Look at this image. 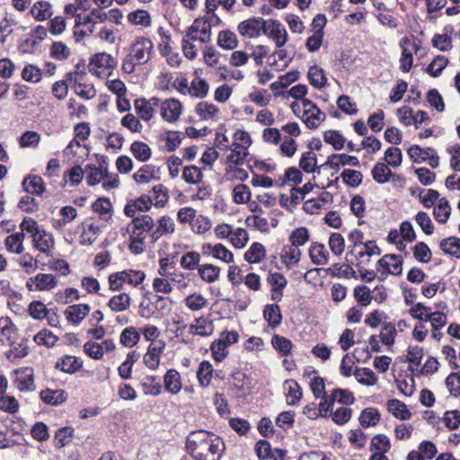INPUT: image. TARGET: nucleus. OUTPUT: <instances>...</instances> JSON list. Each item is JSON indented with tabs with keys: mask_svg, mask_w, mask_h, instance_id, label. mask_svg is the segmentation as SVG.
<instances>
[{
	"mask_svg": "<svg viewBox=\"0 0 460 460\" xmlns=\"http://www.w3.org/2000/svg\"><path fill=\"white\" fill-rule=\"evenodd\" d=\"M186 447L199 460H219L225 443L215 433H190L186 438Z\"/></svg>",
	"mask_w": 460,
	"mask_h": 460,
	"instance_id": "obj_1",
	"label": "nucleus"
},
{
	"mask_svg": "<svg viewBox=\"0 0 460 460\" xmlns=\"http://www.w3.org/2000/svg\"><path fill=\"white\" fill-rule=\"evenodd\" d=\"M146 278V274L142 270H123L109 276L110 288L113 291H119L122 288L123 283L127 282L133 286L140 285Z\"/></svg>",
	"mask_w": 460,
	"mask_h": 460,
	"instance_id": "obj_2",
	"label": "nucleus"
},
{
	"mask_svg": "<svg viewBox=\"0 0 460 460\" xmlns=\"http://www.w3.org/2000/svg\"><path fill=\"white\" fill-rule=\"evenodd\" d=\"M154 53L152 40L146 37H139L130 46L129 55L137 61V66L146 64Z\"/></svg>",
	"mask_w": 460,
	"mask_h": 460,
	"instance_id": "obj_3",
	"label": "nucleus"
},
{
	"mask_svg": "<svg viewBox=\"0 0 460 460\" xmlns=\"http://www.w3.org/2000/svg\"><path fill=\"white\" fill-rule=\"evenodd\" d=\"M14 385L21 392H32L35 390L34 374L31 367H21L13 371Z\"/></svg>",
	"mask_w": 460,
	"mask_h": 460,
	"instance_id": "obj_4",
	"label": "nucleus"
},
{
	"mask_svg": "<svg viewBox=\"0 0 460 460\" xmlns=\"http://www.w3.org/2000/svg\"><path fill=\"white\" fill-rule=\"evenodd\" d=\"M211 26L212 21L210 16L204 15L203 17L196 18L190 25V31L199 32L200 36L199 40L202 43L208 42L211 38Z\"/></svg>",
	"mask_w": 460,
	"mask_h": 460,
	"instance_id": "obj_5",
	"label": "nucleus"
},
{
	"mask_svg": "<svg viewBox=\"0 0 460 460\" xmlns=\"http://www.w3.org/2000/svg\"><path fill=\"white\" fill-rule=\"evenodd\" d=\"M261 22V17H252L241 22L237 26V31L243 38H258L260 37V23Z\"/></svg>",
	"mask_w": 460,
	"mask_h": 460,
	"instance_id": "obj_6",
	"label": "nucleus"
},
{
	"mask_svg": "<svg viewBox=\"0 0 460 460\" xmlns=\"http://www.w3.org/2000/svg\"><path fill=\"white\" fill-rule=\"evenodd\" d=\"M152 204L151 198L144 194L136 199L128 201L124 208V213L128 217H134L137 211H148Z\"/></svg>",
	"mask_w": 460,
	"mask_h": 460,
	"instance_id": "obj_7",
	"label": "nucleus"
},
{
	"mask_svg": "<svg viewBox=\"0 0 460 460\" xmlns=\"http://www.w3.org/2000/svg\"><path fill=\"white\" fill-rule=\"evenodd\" d=\"M376 267L377 270L385 269V273L400 275L402 270V261L395 254H386L377 261Z\"/></svg>",
	"mask_w": 460,
	"mask_h": 460,
	"instance_id": "obj_8",
	"label": "nucleus"
},
{
	"mask_svg": "<svg viewBox=\"0 0 460 460\" xmlns=\"http://www.w3.org/2000/svg\"><path fill=\"white\" fill-rule=\"evenodd\" d=\"M161 110L163 119L172 122L177 120L181 113V103L176 99L166 100L163 102Z\"/></svg>",
	"mask_w": 460,
	"mask_h": 460,
	"instance_id": "obj_9",
	"label": "nucleus"
},
{
	"mask_svg": "<svg viewBox=\"0 0 460 460\" xmlns=\"http://www.w3.org/2000/svg\"><path fill=\"white\" fill-rule=\"evenodd\" d=\"M131 223L128 225L127 230L131 234V231L141 233V236H146L145 233L149 232L154 227V220L149 215H142L140 217H132Z\"/></svg>",
	"mask_w": 460,
	"mask_h": 460,
	"instance_id": "obj_10",
	"label": "nucleus"
},
{
	"mask_svg": "<svg viewBox=\"0 0 460 460\" xmlns=\"http://www.w3.org/2000/svg\"><path fill=\"white\" fill-rule=\"evenodd\" d=\"M270 31L267 36L272 39L278 48L283 47L288 40V35L285 27L278 20L270 19Z\"/></svg>",
	"mask_w": 460,
	"mask_h": 460,
	"instance_id": "obj_11",
	"label": "nucleus"
},
{
	"mask_svg": "<svg viewBox=\"0 0 460 460\" xmlns=\"http://www.w3.org/2000/svg\"><path fill=\"white\" fill-rule=\"evenodd\" d=\"M90 312L87 304L74 305L66 310V319L75 324L81 323Z\"/></svg>",
	"mask_w": 460,
	"mask_h": 460,
	"instance_id": "obj_12",
	"label": "nucleus"
},
{
	"mask_svg": "<svg viewBox=\"0 0 460 460\" xmlns=\"http://www.w3.org/2000/svg\"><path fill=\"white\" fill-rule=\"evenodd\" d=\"M263 317L268 322L269 326L276 328L281 324L282 314L280 307L277 304L267 305L263 310Z\"/></svg>",
	"mask_w": 460,
	"mask_h": 460,
	"instance_id": "obj_13",
	"label": "nucleus"
},
{
	"mask_svg": "<svg viewBox=\"0 0 460 460\" xmlns=\"http://www.w3.org/2000/svg\"><path fill=\"white\" fill-rule=\"evenodd\" d=\"M22 187L28 193L34 195H41L45 190V185L40 176L29 175L22 181Z\"/></svg>",
	"mask_w": 460,
	"mask_h": 460,
	"instance_id": "obj_14",
	"label": "nucleus"
},
{
	"mask_svg": "<svg viewBox=\"0 0 460 460\" xmlns=\"http://www.w3.org/2000/svg\"><path fill=\"white\" fill-rule=\"evenodd\" d=\"M387 410L397 419L405 420L411 418V411L404 402L398 399H391L387 402Z\"/></svg>",
	"mask_w": 460,
	"mask_h": 460,
	"instance_id": "obj_15",
	"label": "nucleus"
},
{
	"mask_svg": "<svg viewBox=\"0 0 460 460\" xmlns=\"http://www.w3.org/2000/svg\"><path fill=\"white\" fill-rule=\"evenodd\" d=\"M307 77L310 84L317 89L323 88L327 84V77L324 70L316 65L309 67Z\"/></svg>",
	"mask_w": 460,
	"mask_h": 460,
	"instance_id": "obj_16",
	"label": "nucleus"
},
{
	"mask_svg": "<svg viewBox=\"0 0 460 460\" xmlns=\"http://www.w3.org/2000/svg\"><path fill=\"white\" fill-rule=\"evenodd\" d=\"M93 65L98 68L113 69L117 66V61L111 55L106 52H101L94 54L91 58L89 67Z\"/></svg>",
	"mask_w": 460,
	"mask_h": 460,
	"instance_id": "obj_17",
	"label": "nucleus"
},
{
	"mask_svg": "<svg viewBox=\"0 0 460 460\" xmlns=\"http://www.w3.org/2000/svg\"><path fill=\"white\" fill-rule=\"evenodd\" d=\"M155 298L153 302L155 318L160 319L169 314L172 301L170 297L160 295H155Z\"/></svg>",
	"mask_w": 460,
	"mask_h": 460,
	"instance_id": "obj_18",
	"label": "nucleus"
},
{
	"mask_svg": "<svg viewBox=\"0 0 460 460\" xmlns=\"http://www.w3.org/2000/svg\"><path fill=\"white\" fill-rule=\"evenodd\" d=\"M299 167L305 172L320 173L316 155L312 151L304 152L299 161Z\"/></svg>",
	"mask_w": 460,
	"mask_h": 460,
	"instance_id": "obj_19",
	"label": "nucleus"
},
{
	"mask_svg": "<svg viewBox=\"0 0 460 460\" xmlns=\"http://www.w3.org/2000/svg\"><path fill=\"white\" fill-rule=\"evenodd\" d=\"M83 366L82 361L73 356H65L56 363V368H60L61 371L73 374L79 370Z\"/></svg>",
	"mask_w": 460,
	"mask_h": 460,
	"instance_id": "obj_20",
	"label": "nucleus"
},
{
	"mask_svg": "<svg viewBox=\"0 0 460 460\" xmlns=\"http://www.w3.org/2000/svg\"><path fill=\"white\" fill-rule=\"evenodd\" d=\"M439 246L446 254L460 258V238L456 236L444 238L440 241Z\"/></svg>",
	"mask_w": 460,
	"mask_h": 460,
	"instance_id": "obj_21",
	"label": "nucleus"
},
{
	"mask_svg": "<svg viewBox=\"0 0 460 460\" xmlns=\"http://www.w3.org/2000/svg\"><path fill=\"white\" fill-rule=\"evenodd\" d=\"M67 396L64 390L46 389L40 392V399L48 404L58 405L64 402Z\"/></svg>",
	"mask_w": 460,
	"mask_h": 460,
	"instance_id": "obj_22",
	"label": "nucleus"
},
{
	"mask_svg": "<svg viewBox=\"0 0 460 460\" xmlns=\"http://www.w3.org/2000/svg\"><path fill=\"white\" fill-rule=\"evenodd\" d=\"M165 389L172 393L177 394L181 389V376L175 369H169L164 377Z\"/></svg>",
	"mask_w": 460,
	"mask_h": 460,
	"instance_id": "obj_23",
	"label": "nucleus"
},
{
	"mask_svg": "<svg viewBox=\"0 0 460 460\" xmlns=\"http://www.w3.org/2000/svg\"><path fill=\"white\" fill-rule=\"evenodd\" d=\"M309 255L312 262L315 265H322L327 262L328 252L323 243H314L309 249Z\"/></svg>",
	"mask_w": 460,
	"mask_h": 460,
	"instance_id": "obj_24",
	"label": "nucleus"
},
{
	"mask_svg": "<svg viewBox=\"0 0 460 460\" xmlns=\"http://www.w3.org/2000/svg\"><path fill=\"white\" fill-rule=\"evenodd\" d=\"M358 420L364 428L373 427L380 420L379 411L376 408H366L360 413Z\"/></svg>",
	"mask_w": 460,
	"mask_h": 460,
	"instance_id": "obj_25",
	"label": "nucleus"
},
{
	"mask_svg": "<svg viewBox=\"0 0 460 460\" xmlns=\"http://www.w3.org/2000/svg\"><path fill=\"white\" fill-rule=\"evenodd\" d=\"M372 177L379 184L386 183L390 181V176L393 172L389 169L387 164L378 162L372 169Z\"/></svg>",
	"mask_w": 460,
	"mask_h": 460,
	"instance_id": "obj_26",
	"label": "nucleus"
},
{
	"mask_svg": "<svg viewBox=\"0 0 460 460\" xmlns=\"http://www.w3.org/2000/svg\"><path fill=\"white\" fill-rule=\"evenodd\" d=\"M130 151L134 157L140 162L148 161L152 155L148 145L141 141L133 142L130 146Z\"/></svg>",
	"mask_w": 460,
	"mask_h": 460,
	"instance_id": "obj_27",
	"label": "nucleus"
},
{
	"mask_svg": "<svg viewBox=\"0 0 460 460\" xmlns=\"http://www.w3.org/2000/svg\"><path fill=\"white\" fill-rule=\"evenodd\" d=\"M217 44L225 49H234L238 46V40L234 32L225 30L219 32Z\"/></svg>",
	"mask_w": 460,
	"mask_h": 460,
	"instance_id": "obj_28",
	"label": "nucleus"
},
{
	"mask_svg": "<svg viewBox=\"0 0 460 460\" xmlns=\"http://www.w3.org/2000/svg\"><path fill=\"white\" fill-rule=\"evenodd\" d=\"M266 255L264 246L260 243H253L244 253V260L249 263H258Z\"/></svg>",
	"mask_w": 460,
	"mask_h": 460,
	"instance_id": "obj_29",
	"label": "nucleus"
},
{
	"mask_svg": "<svg viewBox=\"0 0 460 460\" xmlns=\"http://www.w3.org/2000/svg\"><path fill=\"white\" fill-rule=\"evenodd\" d=\"M198 271L202 280L213 283L219 277L220 268L213 264H203L198 268Z\"/></svg>",
	"mask_w": 460,
	"mask_h": 460,
	"instance_id": "obj_30",
	"label": "nucleus"
},
{
	"mask_svg": "<svg viewBox=\"0 0 460 460\" xmlns=\"http://www.w3.org/2000/svg\"><path fill=\"white\" fill-rule=\"evenodd\" d=\"M130 296L127 293H121L119 295L113 296L109 303L108 306L114 312H121L127 310L130 305Z\"/></svg>",
	"mask_w": 460,
	"mask_h": 460,
	"instance_id": "obj_31",
	"label": "nucleus"
},
{
	"mask_svg": "<svg viewBox=\"0 0 460 460\" xmlns=\"http://www.w3.org/2000/svg\"><path fill=\"white\" fill-rule=\"evenodd\" d=\"M51 4L47 1H39L31 9V13L37 21H45L52 14Z\"/></svg>",
	"mask_w": 460,
	"mask_h": 460,
	"instance_id": "obj_32",
	"label": "nucleus"
},
{
	"mask_svg": "<svg viewBox=\"0 0 460 460\" xmlns=\"http://www.w3.org/2000/svg\"><path fill=\"white\" fill-rule=\"evenodd\" d=\"M271 344L273 348L282 356L289 355L293 347V344L289 339L279 334L273 335L271 339Z\"/></svg>",
	"mask_w": 460,
	"mask_h": 460,
	"instance_id": "obj_33",
	"label": "nucleus"
},
{
	"mask_svg": "<svg viewBox=\"0 0 460 460\" xmlns=\"http://www.w3.org/2000/svg\"><path fill=\"white\" fill-rule=\"evenodd\" d=\"M23 233H15L8 235L5 239V246L7 250L11 252L21 254L23 252Z\"/></svg>",
	"mask_w": 460,
	"mask_h": 460,
	"instance_id": "obj_34",
	"label": "nucleus"
},
{
	"mask_svg": "<svg viewBox=\"0 0 460 460\" xmlns=\"http://www.w3.org/2000/svg\"><path fill=\"white\" fill-rule=\"evenodd\" d=\"M213 374V367L208 360H203L197 371V377L200 385L208 386L210 384Z\"/></svg>",
	"mask_w": 460,
	"mask_h": 460,
	"instance_id": "obj_35",
	"label": "nucleus"
},
{
	"mask_svg": "<svg viewBox=\"0 0 460 460\" xmlns=\"http://www.w3.org/2000/svg\"><path fill=\"white\" fill-rule=\"evenodd\" d=\"M208 84L203 78L198 77L191 82L190 87L188 89V93L191 96H195L198 98H204L207 96L208 93Z\"/></svg>",
	"mask_w": 460,
	"mask_h": 460,
	"instance_id": "obj_36",
	"label": "nucleus"
},
{
	"mask_svg": "<svg viewBox=\"0 0 460 460\" xmlns=\"http://www.w3.org/2000/svg\"><path fill=\"white\" fill-rule=\"evenodd\" d=\"M434 152V149L431 147L421 148L418 145H413L407 150L409 156L414 163L426 161L429 155Z\"/></svg>",
	"mask_w": 460,
	"mask_h": 460,
	"instance_id": "obj_37",
	"label": "nucleus"
},
{
	"mask_svg": "<svg viewBox=\"0 0 460 460\" xmlns=\"http://www.w3.org/2000/svg\"><path fill=\"white\" fill-rule=\"evenodd\" d=\"M93 211L100 214V217L108 220L111 217V211L112 208V205L108 198H99L97 199L93 206Z\"/></svg>",
	"mask_w": 460,
	"mask_h": 460,
	"instance_id": "obj_38",
	"label": "nucleus"
},
{
	"mask_svg": "<svg viewBox=\"0 0 460 460\" xmlns=\"http://www.w3.org/2000/svg\"><path fill=\"white\" fill-rule=\"evenodd\" d=\"M396 334V327L393 323H383L379 337L385 345H393L394 343Z\"/></svg>",
	"mask_w": 460,
	"mask_h": 460,
	"instance_id": "obj_39",
	"label": "nucleus"
},
{
	"mask_svg": "<svg viewBox=\"0 0 460 460\" xmlns=\"http://www.w3.org/2000/svg\"><path fill=\"white\" fill-rule=\"evenodd\" d=\"M134 106L137 113L143 120L148 121L152 119L154 108L148 105L147 99L138 98L135 100Z\"/></svg>",
	"mask_w": 460,
	"mask_h": 460,
	"instance_id": "obj_40",
	"label": "nucleus"
},
{
	"mask_svg": "<svg viewBox=\"0 0 460 460\" xmlns=\"http://www.w3.org/2000/svg\"><path fill=\"white\" fill-rule=\"evenodd\" d=\"M448 64V59L441 55L437 56L427 66L426 72L433 77H438Z\"/></svg>",
	"mask_w": 460,
	"mask_h": 460,
	"instance_id": "obj_41",
	"label": "nucleus"
},
{
	"mask_svg": "<svg viewBox=\"0 0 460 460\" xmlns=\"http://www.w3.org/2000/svg\"><path fill=\"white\" fill-rule=\"evenodd\" d=\"M450 213L451 208L448 201L445 198L440 199L438 205L434 208L433 211L435 219L438 222L444 224L447 221Z\"/></svg>",
	"mask_w": 460,
	"mask_h": 460,
	"instance_id": "obj_42",
	"label": "nucleus"
},
{
	"mask_svg": "<svg viewBox=\"0 0 460 460\" xmlns=\"http://www.w3.org/2000/svg\"><path fill=\"white\" fill-rule=\"evenodd\" d=\"M36 289L50 290L57 286V279L52 274L40 273L34 277Z\"/></svg>",
	"mask_w": 460,
	"mask_h": 460,
	"instance_id": "obj_43",
	"label": "nucleus"
},
{
	"mask_svg": "<svg viewBox=\"0 0 460 460\" xmlns=\"http://www.w3.org/2000/svg\"><path fill=\"white\" fill-rule=\"evenodd\" d=\"M140 339V335L135 327L125 328L120 334V343L128 348L135 346Z\"/></svg>",
	"mask_w": 460,
	"mask_h": 460,
	"instance_id": "obj_44",
	"label": "nucleus"
},
{
	"mask_svg": "<svg viewBox=\"0 0 460 460\" xmlns=\"http://www.w3.org/2000/svg\"><path fill=\"white\" fill-rule=\"evenodd\" d=\"M389 438L383 433L376 434L371 440L370 449L375 452L386 453L390 450Z\"/></svg>",
	"mask_w": 460,
	"mask_h": 460,
	"instance_id": "obj_45",
	"label": "nucleus"
},
{
	"mask_svg": "<svg viewBox=\"0 0 460 460\" xmlns=\"http://www.w3.org/2000/svg\"><path fill=\"white\" fill-rule=\"evenodd\" d=\"M323 140L333 146L335 150L343 148L346 142L344 137L338 130H328L323 134Z\"/></svg>",
	"mask_w": 460,
	"mask_h": 460,
	"instance_id": "obj_46",
	"label": "nucleus"
},
{
	"mask_svg": "<svg viewBox=\"0 0 460 460\" xmlns=\"http://www.w3.org/2000/svg\"><path fill=\"white\" fill-rule=\"evenodd\" d=\"M23 440L22 433H0V448L21 445Z\"/></svg>",
	"mask_w": 460,
	"mask_h": 460,
	"instance_id": "obj_47",
	"label": "nucleus"
},
{
	"mask_svg": "<svg viewBox=\"0 0 460 460\" xmlns=\"http://www.w3.org/2000/svg\"><path fill=\"white\" fill-rule=\"evenodd\" d=\"M182 178L187 183L197 184L201 181L203 173L196 165H190L183 169Z\"/></svg>",
	"mask_w": 460,
	"mask_h": 460,
	"instance_id": "obj_48",
	"label": "nucleus"
},
{
	"mask_svg": "<svg viewBox=\"0 0 460 460\" xmlns=\"http://www.w3.org/2000/svg\"><path fill=\"white\" fill-rule=\"evenodd\" d=\"M358 381L365 385L371 386L376 384L377 377L375 373L367 367L362 369H356L354 372Z\"/></svg>",
	"mask_w": 460,
	"mask_h": 460,
	"instance_id": "obj_49",
	"label": "nucleus"
},
{
	"mask_svg": "<svg viewBox=\"0 0 460 460\" xmlns=\"http://www.w3.org/2000/svg\"><path fill=\"white\" fill-rule=\"evenodd\" d=\"M128 21L136 25H142L144 27H148L151 24V17L147 11L145 10H137L135 12H131L128 15Z\"/></svg>",
	"mask_w": 460,
	"mask_h": 460,
	"instance_id": "obj_50",
	"label": "nucleus"
},
{
	"mask_svg": "<svg viewBox=\"0 0 460 460\" xmlns=\"http://www.w3.org/2000/svg\"><path fill=\"white\" fill-rule=\"evenodd\" d=\"M200 261V254L197 252H189L185 253L180 261L181 266L189 270L198 269Z\"/></svg>",
	"mask_w": 460,
	"mask_h": 460,
	"instance_id": "obj_51",
	"label": "nucleus"
},
{
	"mask_svg": "<svg viewBox=\"0 0 460 460\" xmlns=\"http://www.w3.org/2000/svg\"><path fill=\"white\" fill-rule=\"evenodd\" d=\"M341 177L344 183L349 187H358L363 180L361 172L351 169H345L341 173Z\"/></svg>",
	"mask_w": 460,
	"mask_h": 460,
	"instance_id": "obj_52",
	"label": "nucleus"
},
{
	"mask_svg": "<svg viewBox=\"0 0 460 460\" xmlns=\"http://www.w3.org/2000/svg\"><path fill=\"white\" fill-rule=\"evenodd\" d=\"M449 393L454 397H460V371L450 373L445 381Z\"/></svg>",
	"mask_w": 460,
	"mask_h": 460,
	"instance_id": "obj_53",
	"label": "nucleus"
},
{
	"mask_svg": "<svg viewBox=\"0 0 460 460\" xmlns=\"http://www.w3.org/2000/svg\"><path fill=\"white\" fill-rule=\"evenodd\" d=\"M49 55L56 60H65L69 57L70 50L65 43L57 41L51 45Z\"/></svg>",
	"mask_w": 460,
	"mask_h": 460,
	"instance_id": "obj_54",
	"label": "nucleus"
},
{
	"mask_svg": "<svg viewBox=\"0 0 460 460\" xmlns=\"http://www.w3.org/2000/svg\"><path fill=\"white\" fill-rule=\"evenodd\" d=\"M196 113L202 119H208V118H212L215 116L218 111V108L212 104L206 102H200L196 106Z\"/></svg>",
	"mask_w": 460,
	"mask_h": 460,
	"instance_id": "obj_55",
	"label": "nucleus"
},
{
	"mask_svg": "<svg viewBox=\"0 0 460 460\" xmlns=\"http://www.w3.org/2000/svg\"><path fill=\"white\" fill-rule=\"evenodd\" d=\"M233 199L236 204L247 203L251 199V191L247 185L238 184L233 190Z\"/></svg>",
	"mask_w": 460,
	"mask_h": 460,
	"instance_id": "obj_56",
	"label": "nucleus"
},
{
	"mask_svg": "<svg viewBox=\"0 0 460 460\" xmlns=\"http://www.w3.org/2000/svg\"><path fill=\"white\" fill-rule=\"evenodd\" d=\"M95 20L103 22L108 20V13H102L99 9H93L89 15L84 17V24H91L88 32L92 34L94 30Z\"/></svg>",
	"mask_w": 460,
	"mask_h": 460,
	"instance_id": "obj_57",
	"label": "nucleus"
},
{
	"mask_svg": "<svg viewBox=\"0 0 460 460\" xmlns=\"http://www.w3.org/2000/svg\"><path fill=\"white\" fill-rule=\"evenodd\" d=\"M309 239L307 228L301 226L296 228L289 236V241L293 246L299 247L304 245Z\"/></svg>",
	"mask_w": 460,
	"mask_h": 460,
	"instance_id": "obj_58",
	"label": "nucleus"
},
{
	"mask_svg": "<svg viewBox=\"0 0 460 460\" xmlns=\"http://www.w3.org/2000/svg\"><path fill=\"white\" fill-rule=\"evenodd\" d=\"M41 70L33 65H27L22 71L23 80L31 83H38L41 80Z\"/></svg>",
	"mask_w": 460,
	"mask_h": 460,
	"instance_id": "obj_59",
	"label": "nucleus"
},
{
	"mask_svg": "<svg viewBox=\"0 0 460 460\" xmlns=\"http://www.w3.org/2000/svg\"><path fill=\"white\" fill-rule=\"evenodd\" d=\"M413 256L420 262H428L431 259V251L425 243L420 242L413 248Z\"/></svg>",
	"mask_w": 460,
	"mask_h": 460,
	"instance_id": "obj_60",
	"label": "nucleus"
},
{
	"mask_svg": "<svg viewBox=\"0 0 460 460\" xmlns=\"http://www.w3.org/2000/svg\"><path fill=\"white\" fill-rule=\"evenodd\" d=\"M154 172L155 166L146 164L134 173L133 178L137 183L148 182L152 178H154Z\"/></svg>",
	"mask_w": 460,
	"mask_h": 460,
	"instance_id": "obj_61",
	"label": "nucleus"
},
{
	"mask_svg": "<svg viewBox=\"0 0 460 460\" xmlns=\"http://www.w3.org/2000/svg\"><path fill=\"white\" fill-rule=\"evenodd\" d=\"M385 160L393 167H398L402 164V155L398 147H389L385 153Z\"/></svg>",
	"mask_w": 460,
	"mask_h": 460,
	"instance_id": "obj_62",
	"label": "nucleus"
},
{
	"mask_svg": "<svg viewBox=\"0 0 460 460\" xmlns=\"http://www.w3.org/2000/svg\"><path fill=\"white\" fill-rule=\"evenodd\" d=\"M329 246L335 255H341L345 248L343 236L340 233H332L329 238Z\"/></svg>",
	"mask_w": 460,
	"mask_h": 460,
	"instance_id": "obj_63",
	"label": "nucleus"
},
{
	"mask_svg": "<svg viewBox=\"0 0 460 460\" xmlns=\"http://www.w3.org/2000/svg\"><path fill=\"white\" fill-rule=\"evenodd\" d=\"M355 299L362 305L367 306L371 303L372 296L367 286H358L354 289Z\"/></svg>",
	"mask_w": 460,
	"mask_h": 460,
	"instance_id": "obj_64",
	"label": "nucleus"
}]
</instances>
